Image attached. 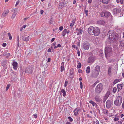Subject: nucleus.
Returning <instances> with one entry per match:
<instances>
[{
	"label": "nucleus",
	"instance_id": "20e7f679",
	"mask_svg": "<svg viewBox=\"0 0 124 124\" xmlns=\"http://www.w3.org/2000/svg\"><path fill=\"white\" fill-rule=\"evenodd\" d=\"M102 89V85L100 83L96 86L95 89V92L98 94L100 93Z\"/></svg>",
	"mask_w": 124,
	"mask_h": 124
},
{
	"label": "nucleus",
	"instance_id": "338daca9",
	"mask_svg": "<svg viewBox=\"0 0 124 124\" xmlns=\"http://www.w3.org/2000/svg\"><path fill=\"white\" fill-rule=\"evenodd\" d=\"M27 26V25H23V27H22L23 28H25Z\"/></svg>",
	"mask_w": 124,
	"mask_h": 124
},
{
	"label": "nucleus",
	"instance_id": "9d476101",
	"mask_svg": "<svg viewBox=\"0 0 124 124\" xmlns=\"http://www.w3.org/2000/svg\"><path fill=\"white\" fill-rule=\"evenodd\" d=\"M99 74V73L93 70L92 71L91 74V76L92 78H96L98 76Z\"/></svg>",
	"mask_w": 124,
	"mask_h": 124
},
{
	"label": "nucleus",
	"instance_id": "ea45409f",
	"mask_svg": "<svg viewBox=\"0 0 124 124\" xmlns=\"http://www.w3.org/2000/svg\"><path fill=\"white\" fill-rule=\"evenodd\" d=\"M115 61V59H111L109 60L108 61V62L109 63H112L114 62Z\"/></svg>",
	"mask_w": 124,
	"mask_h": 124
},
{
	"label": "nucleus",
	"instance_id": "69168bd1",
	"mask_svg": "<svg viewBox=\"0 0 124 124\" xmlns=\"http://www.w3.org/2000/svg\"><path fill=\"white\" fill-rule=\"evenodd\" d=\"M99 82V81L98 80L96 81L94 84L95 85H96Z\"/></svg>",
	"mask_w": 124,
	"mask_h": 124
},
{
	"label": "nucleus",
	"instance_id": "cd10ccee",
	"mask_svg": "<svg viewBox=\"0 0 124 124\" xmlns=\"http://www.w3.org/2000/svg\"><path fill=\"white\" fill-rule=\"evenodd\" d=\"M61 92L63 94V95L65 97L66 95V91L65 90L63 89L61 90Z\"/></svg>",
	"mask_w": 124,
	"mask_h": 124
},
{
	"label": "nucleus",
	"instance_id": "49530a36",
	"mask_svg": "<svg viewBox=\"0 0 124 124\" xmlns=\"http://www.w3.org/2000/svg\"><path fill=\"white\" fill-rule=\"evenodd\" d=\"M68 118L69 119V121H70V122H72V121H73V119L70 116H69L68 117Z\"/></svg>",
	"mask_w": 124,
	"mask_h": 124
},
{
	"label": "nucleus",
	"instance_id": "4be33fe9",
	"mask_svg": "<svg viewBox=\"0 0 124 124\" xmlns=\"http://www.w3.org/2000/svg\"><path fill=\"white\" fill-rule=\"evenodd\" d=\"M110 94L109 91H108L106 93L104 98V99L106 100Z\"/></svg>",
	"mask_w": 124,
	"mask_h": 124
},
{
	"label": "nucleus",
	"instance_id": "37998d69",
	"mask_svg": "<svg viewBox=\"0 0 124 124\" xmlns=\"http://www.w3.org/2000/svg\"><path fill=\"white\" fill-rule=\"evenodd\" d=\"M101 16L102 17L105 16V12H101L100 13Z\"/></svg>",
	"mask_w": 124,
	"mask_h": 124
},
{
	"label": "nucleus",
	"instance_id": "4c0bfd02",
	"mask_svg": "<svg viewBox=\"0 0 124 124\" xmlns=\"http://www.w3.org/2000/svg\"><path fill=\"white\" fill-rule=\"evenodd\" d=\"M29 36L28 37H26L25 38L23 39V40L25 41H29Z\"/></svg>",
	"mask_w": 124,
	"mask_h": 124
},
{
	"label": "nucleus",
	"instance_id": "a18cd8bd",
	"mask_svg": "<svg viewBox=\"0 0 124 124\" xmlns=\"http://www.w3.org/2000/svg\"><path fill=\"white\" fill-rule=\"evenodd\" d=\"M68 80L67 79H66L65 80V83L64 84V86L65 87H66L67 86V85H68Z\"/></svg>",
	"mask_w": 124,
	"mask_h": 124
},
{
	"label": "nucleus",
	"instance_id": "5701e85b",
	"mask_svg": "<svg viewBox=\"0 0 124 124\" xmlns=\"http://www.w3.org/2000/svg\"><path fill=\"white\" fill-rule=\"evenodd\" d=\"M86 72L87 74H89L90 73V67L89 66H88L85 69Z\"/></svg>",
	"mask_w": 124,
	"mask_h": 124
},
{
	"label": "nucleus",
	"instance_id": "39448f33",
	"mask_svg": "<svg viewBox=\"0 0 124 124\" xmlns=\"http://www.w3.org/2000/svg\"><path fill=\"white\" fill-rule=\"evenodd\" d=\"M93 32V35L95 36H98L100 33V29L98 27L95 28Z\"/></svg>",
	"mask_w": 124,
	"mask_h": 124
},
{
	"label": "nucleus",
	"instance_id": "7ed1b4c3",
	"mask_svg": "<svg viewBox=\"0 0 124 124\" xmlns=\"http://www.w3.org/2000/svg\"><path fill=\"white\" fill-rule=\"evenodd\" d=\"M122 98L120 96H117L114 101V103L116 106H119L121 104L122 101Z\"/></svg>",
	"mask_w": 124,
	"mask_h": 124
},
{
	"label": "nucleus",
	"instance_id": "4468645a",
	"mask_svg": "<svg viewBox=\"0 0 124 124\" xmlns=\"http://www.w3.org/2000/svg\"><path fill=\"white\" fill-rule=\"evenodd\" d=\"M64 2H60L59 4V6L58 8L59 9H62L64 6Z\"/></svg>",
	"mask_w": 124,
	"mask_h": 124
},
{
	"label": "nucleus",
	"instance_id": "412c9836",
	"mask_svg": "<svg viewBox=\"0 0 124 124\" xmlns=\"http://www.w3.org/2000/svg\"><path fill=\"white\" fill-rule=\"evenodd\" d=\"M117 87L118 91H119L121 90L123 87L122 84H119L117 85Z\"/></svg>",
	"mask_w": 124,
	"mask_h": 124
},
{
	"label": "nucleus",
	"instance_id": "13d9d810",
	"mask_svg": "<svg viewBox=\"0 0 124 124\" xmlns=\"http://www.w3.org/2000/svg\"><path fill=\"white\" fill-rule=\"evenodd\" d=\"M47 51L48 52H51V50L50 48H49L48 49Z\"/></svg>",
	"mask_w": 124,
	"mask_h": 124
},
{
	"label": "nucleus",
	"instance_id": "8fccbe9b",
	"mask_svg": "<svg viewBox=\"0 0 124 124\" xmlns=\"http://www.w3.org/2000/svg\"><path fill=\"white\" fill-rule=\"evenodd\" d=\"M80 85L81 89H82L83 88V83L82 82H81L80 83Z\"/></svg>",
	"mask_w": 124,
	"mask_h": 124
},
{
	"label": "nucleus",
	"instance_id": "f257e3e1",
	"mask_svg": "<svg viewBox=\"0 0 124 124\" xmlns=\"http://www.w3.org/2000/svg\"><path fill=\"white\" fill-rule=\"evenodd\" d=\"M108 35H109V37L111 42L113 43L114 41H116L117 39L118 35L116 33L114 32L113 31L110 30L108 31Z\"/></svg>",
	"mask_w": 124,
	"mask_h": 124
},
{
	"label": "nucleus",
	"instance_id": "2eb2a0df",
	"mask_svg": "<svg viewBox=\"0 0 124 124\" xmlns=\"http://www.w3.org/2000/svg\"><path fill=\"white\" fill-rule=\"evenodd\" d=\"M12 65L13 68L15 70H16L17 68L18 63L16 62H13L12 63Z\"/></svg>",
	"mask_w": 124,
	"mask_h": 124
},
{
	"label": "nucleus",
	"instance_id": "e433bc0d",
	"mask_svg": "<svg viewBox=\"0 0 124 124\" xmlns=\"http://www.w3.org/2000/svg\"><path fill=\"white\" fill-rule=\"evenodd\" d=\"M82 32L81 29H79L78 31V32L77 34V35H79Z\"/></svg>",
	"mask_w": 124,
	"mask_h": 124
},
{
	"label": "nucleus",
	"instance_id": "2f4dec72",
	"mask_svg": "<svg viewBox=\"0 0 124 124\" xmlns=\"http://www.w3.org/2000/svg\"><path fill=\"white\" fill-rule=\"evenodd\" d=\"M89 103L92 104L93 106H94L96 105V103L92 101L91 100L89 101Z\"/></svg>",
	"mask_w": 124,
	"mask_h": 124
},
{
	"label": "nucleus",
	"instance_id": "e2e57ef3",
	"mask_svg": "<svg viewBox=\"0 0 124 124\" xmlns=\"http://www.w3.org/2000/svg\"><path fill=\"white\" fill-rule=\"evenodd\" d=\"M57 47H61V45L59 44H58L57 45Z\"/></svg>",
	"mask_w": 124,
	"mask_h": 124
},
{
	"label": "nucleus",
	"instance_id": "a19ab883",
	"mask_svg": "<svg viewBox=\"0 0 124 124\" xmlns=\"http://www.w3.org/2000/svg\"><path fill=\"white\" fill-rule=\"evenodd\" d=\"M81 67V64L80 62H79L77 65V67L78 68H80Z\"/></svg>",
	"mask_w": 124,
	"mask_h": 124
},
{
	"label": "nucleus",
	"instance_id": "c9c22d12",
	"mask_svg": "<svg viewBox=\"0 0 124 124\" xmlns=\"http://www.w3.org/2000/svg\"><path fill=\"white\" fill-rule=\"evenodd\" d=\"M116 2L117 3H119L122 4L123 3V0H116Z\"/></svg>",
	"mask_w": 124,
	"mask_h": 124
},
{
	"label": "nucleus",
	"instance_id": "0eeeda50",
	"mask_svg": "<svg viewBox=\"0 0 124 124\" xmlns=\"http://www.w3.org/2000/svg\"><path fill=\"white\" fill-rule=\"evenodd\" d=\"M33 70V69L32 67L29 66L26 68L25 72L27 73H32Z\"/></svg>",
	"mask_w": 124,
	"mask_h": 124
},
{
	"label": "nucleus",
	"instance_id": "0e129e2a",
	"mask_svg": "<svg viewBox=\"0 0 124 124\" xmlns=\"http://www.w3.org/2000/svg\"><path fill=\"white\" fill-rule=\"evenodd\" d=\"M92 0H88V3H89L90 4L92 2Z\"/></svg>",
	"mask_w": 124,
	"mask_h": 124
},
{
	"label": "nucleus",
	"instance_id": "b1692460",
	"mask_svg": "<svg viewBox=\"0 0 124 124\" xmlns=\"http://www.w3.org/2000/svg\"><path fill=\"white\" fill-rule=\"evenodd\" d=\"M111 16V14L110 12H105V17H108Z\"/></svg>",
	"mask_w": 124,
	"mask_h": 124
},
{
	"label": "nucleus",
	"instance_id": "473e14b6",
	"mask_svg": "<svg viewBox=\"0 0 124 124\" xmlns=\"http://www.w3.org/2000/svg\"><path fill=\"white\" fill-rule=\"evenodd\" d=\"M7 61L5 60H4L2 61V65L3 67L5 66L6 64Z\"/></svg>",
	"mask_w": 124,
	"mask_h": 124
},
{
	"label": "nucleus",
	"instance_id": "1a4fd4ad",
	"mask_svg": "<svg viewBox=\"0 0 124 124\" xmlns=\"http://www.w3.org/2000/svg\"><path fill=\"white\" fill-rule=\"evenodd\" d=\"M112 105V102L111 101L108 100L106 103V106L107 108L108 109L111 107Z\"/></svg>",
	"mask_w": 124,
	"mask_h": 124
},
{
	"label": "nucleus",
	"instance_id": "6ab92c4d",
	"mask_svg": "<svg viewBox=\"0 0 124 124\" xmlns=\"http://www.w3.org/2000/svg\"><path fill=\"white\" fill-rule=\"evenodd\" d=\"M64 62H62L61 64V65L60 67L61 72H62L64 69Z\"/></svg>",
	"mask_w": 124,
	"mask_h": 124
},
{
	"label": "nucleus",
	"instance_id": "864d4df0",
	"mask_svg": "<svg viewBox=\"0 0 124 124\" xmlns=\"http://www.w3.org/2000/svg\"><path fill=\"white\" fill-rule=\"evenodd\" d=\"M77 54L78 56H79L80 55V51L79 50H78L77 51Z\"/></svg>",
	"mask_w": 124,
	"mask_h": 124
},
{
	"label": "nucleus",
	"instance_id": "4d7b16f0",
	"mask_svg": "<svg viewBox=\"0 0 124 124\" xmlns=\"http://www.w3.org/2000/svg\"><path fill=\"white\" fill-rule=\"evenodd\" d=\"M16 39L17 41V42H19V37L18 36H17L16 38Z\"/></svg>",
	"mask_w": 124,
	"mask_h": 124
},
{
	"label": "nucleus",
	"instance_id": "dca6fc26",
	"mask_svg": "<svg viewBox=\"0 0 124 124\" xmlns=\"http://www.w3.org/2000/svg\"><path fill=\"white\" fill-rule=\"evenodd\" d=\"M100 70V67L99 65H97L95 68L94 70H93L99 74Z\"/></svg>",
	"mask_w": 124,
	"mask_h": 124
},
{
	"label": "nucleus",
	"instance_id": "bf43d9fd",
	"mask_svg": "<svg viewBox=\"0 0 124 124\" xmlns=\"http://www.w3.org/2000/svg\"><path fill=\"white\" fill-rule=\"evenodd\" d=\"M122 122L121 120H119L118 121V124H122Z\"/></svg>",
	"mask_w": 124,
	"mask_h": 124
},
{
	"label": "nucleus",
	"instance_id": "f704fd0d",
	"mask_svg": "<svg viewBox=\"0 0 124 124\" xmlns=\"http://www.w3.org/2000/svg\"><path fill=\"white\" fill-rule=\"evenodd\" d=\"M103 112L104 114L106 115L107 116L108 115V110H107L106 109H103Z\"/></svg>",
	"mask_w": 124,
	"mask_h": 124
},
{
	"label": "nucleus",
	"instance_id": "c03bdc74",
	"mask_svg": "<svg viewBox=\"0 0 124 124\" xmlns=\"http://www.w3.org/2000/svg\"><path fill=\"white\" fill-rule=\"evenodd\" d=\"M10 84H8L7 85V86L6 87V91H7L8 90L9 88V87H10Z\"/></svg>",
	"mask_w": 124,
	"mask_h": 124
},
{
	"label": "nucleus",
	"instance_id": "ddd939ff",
	"mask_svg": "<svg viewBox=\"0 0 124 124\" xmlns=\"http://www.w3.org/2000/svg\"><path fill=\"white\" fill-rule=\"evenodd\" d=\"M120 11L121 10L120 9L118 8H116L113 9V12L114 14H116L119 13Z\"/></svg>",
	"mask_w": 124,
	"mask_h": 124
},
{
	"label": "nucleus",
	"instance_id": "774afa93",
	"mask_svg": "<svg viewBox=\"0 0 124 124\" xmlns=\"http://www.w3.org/2000/svg\"><path fill=\"white\" fill-rule=\"evenodd\" d=\"M76 47L75 45H73L72 46V47L74 48H75Z\"/></svg>",
	"mask_w": 124,
	"mask_h": 124
},
{
	"label": "nucleus",
	"instance_id": "f8f14e48",
	"mask_svg": "<svg viewBox=\"0 0 124 124\" xmlns=\"http://www.w3.org/2000/svg\"><path fill=\"white\" fill-rule=\"evenodd\" d=\"M112 69L113 67L112 66L110 65L108 66V74L109 76L111 75V72Z\"/></svg>",
	"mask_w": 124,
	"mask_h": 124
},
{
	"label": "nucleus",
	"instance_id": "680f3d73",
	"mask_svg": "<svg viewBox=\"0 0 124 124\" xmlns=\"http://www.w3.org/2000/svg\"><path fill=\"white\" fill-rule=\"evenodd\" d=\"M55 38H53L51 39V42H53L54 41V40L55 39Z\"/></svg>",
	"mask_w": 124,
	"mask_h": 124
},
{
	"label": "nucleus",
	"instance_id": "393cba45",
	"mask_svg": "<svg viewBox=\"0 0 124 124\" xmlns=\"http://www.w3.org/2000/svg\"><path fill=\"white\" fill-rule=\"evenodd\" d=\"M17 14V12L15 10H14V13L13 14L12 16H11L12 19H14L16 16Z\"/></svg>",
	"mask_w": 124,
	"mask_h": 124
},
{
	"label": "nucleus",
	"instance_id": "5fc2aeb1",
	"mask_svg": "<svg viewBox=\"0 0 124 124\" xmlns=\"http://www.w3.org/2000/svg\"><path fill=\"white\" fill-rule=\"evenodd\" d=\"M7 46V44L5 43H4L2 44V46L3 47H5Z\"/></svg>",
	"mask_w": 124,
	"mask_h": 124
},
{
	"label": "nucleus",
	"instance_id": "3c124183",
	"mask_svg": "<svg viewBox=\"0 0 124 124\" xmlns=\"http://www.w3.org/2000/svg\"><path fill=\"white\" fill-rule=\"evenodd\" d=\"M105 120L106 121V122H107V121L108 120V117H104Z\"/></svg>",
	"mask_w": 124,
	"mask_h": 124
},
{
	"label": "nucleus",
	"instance_id": "c756f323",
	"mask_svg": "<svg viewBox=\"0 0 124 124\" xmlns=\"http://www.w3.org/2000/svg\"><path fill=\"white\" fill-rule=\"evenodd\" d=\"M95 99L96 101L99 102L100 101V99L98 96H96L95 97Z\"/></svg>",
	"mask_w": 124,
	"mask_h": 124
},
{
	"label": "nucleus",
	"instance_id": "9b49d317",
	"mask_svg": "<svg viewBox=\"0 0 124 124\" xmlns=\"http://www.w3.org/2000/svg\"><path fill=\"white\" fill-rule=\"evenodd\" d=\"M95 58L93 56H90L88 58V63H93L94 61Z\"/></svg>",
	"mask_w": 124,
	"mask_h": 124
},
{
	"label": "nucleus",
	"instance_id": "6e6552de",
	"mask_svg": "<svg viewBox=\"0 0 124 124\" xmlns=\"http://www.w3.org/2000/svg\"><path fill=\"white\" fill-rule=\"evenodd\" d=\"M95 28L93 26H90L88 28V33L91 35H93V32Z\"/></svg>",
	"mask_w": 124,
	"mask_h": 124
},
{
	"label": "nucleus",
	"instance_id": "58836bf2",
	"mask_svg": "<svg viewBox=\"0 0 124 124\" xmlns=\"http://www.w3.org/2000/svg\"><path fill=\"white\" fill-rule=\"evenodd\" d=\"M8 35L9 36V40H11L12 39V37L11 36V34L10 33H8Z\"/></svg>",
	"mask_w": 124,
	"mask_h": 124
},
{
	"label": "nucleus",
	"instance_id": "052dcab7",
	"mask_svg": "<svg viewBox=\"0 0 124 124\" xmlns=\"http://www.w3.org/2000/svg\"><path fill=\"white\" fill-rule=\"evenodd\" d=\"M96 124H100L99 121L97 120L95 122Z\"/></svg>",
	"mask_w": 124,
	"mask_h": 124
},
{
	"label": "nucleus",
	"instance_id": "79ce46f5",
	"mask_svg": "<svg viewBox=\"0 0 124 124\" xmlns=\"http://www.w3.org/2000/svg\"><path fill=\"white\" fill-rule=\"evenodd\" d=\"M117 91V88L116 87H114L113 88V92L114 93H115Z\"/></svg>",
	"mask_w": 124,
	"mask_h": 124
},
{
	"label": "nucleus",
	"instance_id": "de8ad7c7",
	"mask_svg": "<svg viewBox=\"0 0 124 124\" xmlns=\"http://www.w3.org/2000/svg\"><path fill=\"white\" fill-rule=\"evenodd\" d=\"M33 116L35 118H36L37 117V115L36 114H35L33 115Z\"/></svg>",
	"mask_w": 124,
	"mask_h": 124
},
{
	"label": "nucleus",
	"instance_id": "7c9ffc66",
	"mask_svg": "<svg viewBox=\"0 0 124 124\" xmlns=\"http://www.w3.org/2000/svg\"><path fill=\"white\" fill-rule=\"evenodd\" d=\"M120 81V80L119 79H116L113 82L114 84H115L117 82Z\"/></svg>",
	"mask_w": 124,
	"mask_h": 124
},
{
	"label": "nucleus",
	"instance_id": "a211bd4d",
	"mask_svg": "<svg viewBox=\"0 0 124 124\" xmlns=\"http://www.w3.org/2000/svg\"><path fill=\"white\" fill-rule=\"evenodd\" d=\"M80 109L79 108H76L74 110V113L75 115H77L78 114V112L80 110Z\"/></svg>",
	"mask_w": 124,
	"mask_h": 124
},
{
	"label": "nucleus",
	"instance_id": "bb28decb",
	"mask_svg": "<svg viewBox=\"0 0 124 124\" xmlns=\"http://www.w3.org/2000/svg\"><path fill=\"white\" fill-rule=\"evenodd\" d=\"M75 22V20L74 19H73L72 21V23H70V26L71 28V29L72 28Z\"/></svg>",
	"mask_w": 124,
	"mask_h": 124
},
{
	"label": "nucleus",
	"instance_id": "c85d7f7f",
	"mask_svg": "<svg viewBox=\"0 0 124 124\" xmlns=\"http://www.w3.org/2000/svg\"><path fill=\"white\" fill-rule=\"evenodd\" d=\"M98 22L99 24H100L101 25H103L104 23V21L102 20L98 21Z\"/></svg>",
	"mask_w": 124,
	"mask_h": 124
},
{
	"label": "nucleus",
	"instance_id": "72a5a7b5",
	"mask_svg": "<svg viewBox=\"0 0 124 124\" xmlns=\"http://www.w3.org/2000/svg\"><path fill=\"white\" fill-rule=\"evenodd\" d=\"M67 30L66 29H64L62 33V35L63 36H64L66 34V33L67 32Z\"/></svg>",
	"mask_w": 124,
	"mask_h": 124
},
{
	"label": "nucleus",
	"instance_id": "6e6d98bb",
	"mask_svg": "<svg viewBox=\"0 0 124 124\" xmlns=\"http://www.w3.org/2000/svg\"><path fill=\"white\" fill-rule=\"evenodd\" d=\"M85 13L86 14V15L87 16H88V11L87 10H85Z\"/></svg>",
	"mask_w": 124,
	"mask_h": 124
},
{
	"label": "nucleus",
	"instance_id": "a878e982",
	"mask_svg": "<svg viewBox=\"0 0 124 124\" xmlns=\"http://www.w3.org/2000/svg\"><path fill=\"white\" fill-rule=\"evenodd\" d=\"M74 74L73 71H70L69 74V76L70 78H72L73 77Z\"/></svg>",
	"mask_w": 124,
	"mask_h": 124
},
{
	"label": "nucleus",
	"instance_id": "423d86ee",
	"mask_svg": "<svg viewBox=\"0 0 124 124\" xmlns=\"http://www.w3.org/2000/svg\"><path fill=\"white\" fill-rule=\"evenodd\" d=\"M83 47L85 50H88L90 47V44L87 42H85L83 44Z\"/></svg>",
	"mask_w": 124,
	"mask_h": 124
},
{
	"label": "nucleus",
	"instance_id": "f03ea898",
	"mask_svg": "<svg viewBox=\"0 0 124 124\" xmlns=\"http://www.w3.org/2000/svg\"><path fill=\"white\" fill-rule=\"evenodd\" d=\"M112 50L111 47L110 46H106L105 49V53L106 57H107L110 56V55L112 53Z\"/></svg>",
	"mask_w": 124,
	"mask_h": 124
},
{
	"label": "nucleus",
	"instance_id": "f3484780",
	"mask_svg": "<svg viewBox=\"0 0 124 124\" xmlns=\"http://www.w3.org/2000/svg\"><path fill=\"white\" fill-rule=\"evenodd\" d=\"M100 2H101L104 4H107L110 1V0H98Z\"/></svg>",
	"mask_w": 124,
	"mask_h": 124
},
{
	"label": "nucleus",
	"instance_id": "aec40b11",
	"mask_svg": "<svg viewBox=\"0 0 124 124\" xmlns=\"http://www.w3.org/2000/svg\"><path fill=\"white\" fill-rule=\"evenodd\" d=\"M9 12V10H6L4 11L2 14V16L3 17H5L8 14Z\"/></svg>",
	"mask_w": 124,
	"mask_h": 124
},
{
	"label": "nucleus",
	"instance_id": "603ef678",
	"mask_svg": "<svg viewBox=\"0 0 124 124\" xmlns=\"http://www.w3.org/2000/svg\"><path fill=\"white\" fill-rule=\"evenodd\" d=\"M63 26H60L59 27V30L60 31H62L63 29Z\"/></svg>",
	"mask_w": 124,
	"mask_h": 124
},
{
	"label": "nucleus",
	"instance_id": "09e8293b",
	"mask_svg": "<svg viewBox=\"0 0 124 124\" xmlns=\"http://www.w3.org/2000/svg\"><path fill=\"white\" fill-rule=\"evenodd\" d=\"M119 119L118 118L115 117L114 118V120L115 121H118Z\"/></svg>",
	"mask_w": 124,
	"mask_h": 124
}]
</instances>
